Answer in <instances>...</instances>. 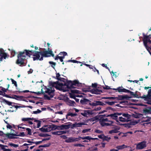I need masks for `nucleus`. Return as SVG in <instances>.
Segmentation results:
<instances>
[{"instance_id":"nucleus-49","label":"nucleus","mask_w":151,"mask_h":151,"mask_svg":"<svg viewBox=\"0 0 151 151\" xmlns=\"http://www.w3.org/2000/svg\"><path fill=\"white\" fill-rule=\"evenodd\" d=\"M42 91H39L38 92H33V93L36 94L37 95H39L41 94H45L44 92L42 91Z\"/></svg>"},{"instance_id":"nucleus-46","label":"nucleus","mask_w":151,"mask_h":151,"mask_svg":"<svg viewBox=\"0 0 151 151\" xmlns=\"http://www.w3.org/2000/svg\"><path fill=\"white\" fill-rule=\"evenodd\" d=\"M10 80H11L12 84H14L15 87L17 88V82L12 78H11Z\"/></svg>"},{"instance_id":"nucleus-45","label":"nucleus","mask_w":151,"mask_h":151,"mask_svg":"<svg viewBox=\"0 0 151 151\" xmlns=\"http://www.w3.org/2000/svg\"><path fill=\"white\" fill-rule=\"evenodd\" d=\"M143 113L145 114L149 113V107L145 108L143 110Z\"/></svg>"},{"instance_id":"nucleus-56","label":"nucleus","mask_w":151,"mask_h":151,"mask_svg":"<svg viewBox=\"0 0 151 151\" xmlns=\"http://www.w3.org/2000/svg\"><path fill=\"white\" fill-rule=\"evenodd\" d=\"M126 93H130V95L132 96L133 97L134 95V93L133 92L127 89Z\"/></svg>"},{"instance_id":"nucleus-26","label":"nucleus","mask_w":151,"mask_h":151,"mask_svg":"<svg viewBox=\"0 0 151 151\" xmlns=\"http://www.w3.org/2000/svg\"><path fill=\"white\" fill-rule=\"evenodd\" d=\"M65 142L67 143H70L74 142V137H70L67 139L65 140Z\"/></svg>"},{"instance_id":"nucleus-30","label":"nucleus","mask_w":151,"mask_h":151,"mask_svg":"<svg viewBox=\"0 0 151 151\" xmlns=\"http://www.w3.org/2000/svg\"><path fill=\"white\" fill-rule=\"evenodd\" d=\"M119 121L121 122H127L129 120H127V119H125L122 117H119Z\"/></svg>"},{"instance_id":"nucleus-5","label":"nucleus","mask_w":151,"mask_h":151,"mask_svg":"<svg viewBox=\"0 0 151 151\" xmlns=\"http://www.w3.org/2000/svg\"><path fill=\"white\" fill-rule=\"evenodd\" d=\"M51 89L50 88H46V90L44 92V93H48V95L50 96H48L47 95L44 94V97L45 99L48 100H50L51 98H53L54 96L55 90H52V88H51Z\"/></svg>"},{"instance_id":"nucleus-33","label":"nucleus","mask_w":151,"mask_h":151,"mask_svg":"<svg viewBox=\"0 0 151 151\" xmlns=\"http://www.w3.org/2000/svg\"><path fill=\"white\" fill-rule=\"evenodd\" d=\"M69 97L70 98H71L73 99H74L76 97H78L79 96L78 95L76 96L74 93H69Z\"/></svg>"},{"instance_id":"nucleus-36","label":"nucleus","mask_w":151,"mask_h":151,"mask_svg":"<svg viewBox=\"0 0 151 151\" xmlns=\"http://www.w3.org/2000/svg\"><path fill=\"white\" fill-rule=\"evenodd\" d=\"M142 114H133L132 116L135 118H139L141 116Z\"/></svg>"},{"instance_id":"nucleus-41","label":"nucleus","mask_w":151,"mask_h":151,"mask_svg":"<svg viewBox=\"0 0 151 151\" xmlns=\"http://www.w3.org/2000/svg\"><path fill=\"white\" fill-rule=\"evenodd\" d=\"M105 102L109 105L111 106L113 105L115 103H116L117 102L116 101L110 102L106 101H105Z\"/></svg>"},{"instance_id":"nucleus-1","label":"nucleus","mask_w":151,"mask_h":151,"mask_svg":"<svg viewBox=\"0 0 151 151\" xmlns=\"http://www.w3.org/2000/svg\"><path fill=\"white\" fill-rule=\"evenodd\" d=\"M31 50H25L23 52H19L17 57V59L16 61V63L20 66H25L27 63V60L25 59L27 56H30L32 55Z\"/></svg>"},{"instance_id":"nucleus-61","label":"nucleus","mask_w":151,"mask_h":151,"mask_svg":"<svg viewBox=\"0 0 151 151\" xmlns=\"http://www.w3.org/2000/svg\"><path fill=\"white\" fill-rule=\"evenodd\" d=\"M42 111L39 109H37V111H33L32 114H37L41 112Z\"/></svg>"},{"instance_id":"nucleus-37","label":"nucleus","mask_w":151,"mask_h":151,"mask_svg":"<svg viewBox=\"0 0 151 151\" xmlns=\"http://www.w3.org/2000/svg\"><path fill=\"white\" fill-rule=\"evenodd\" d=\"M49 63L51 65V66L54 69L55 68V67L56 65V63H54L52 61H49Z\"/></svg>"},{"instance_id":"nucleus-11","label":"nucleus","mask_w":151,"mask_h":151,"mask_svg":"<svg viewBox=\"0 0 151 151\" xmlns=\"http://www.w3.org/2000/svg\"><path fill=\"white\" fill-rule=\"evenodd\" d=\"M65 101L66 102V104L68 105L73 106H75V102L74 101L70 100L69 98L68 97H67L65 99Z\"/></svg>"},{"instance_id":"nucleus-54","label":"nucleus","mask_w":151,"mask_h":151,"mask_svg":"<svg viewBox=\"0 0 151 151\" xmlns=\"http://www.w3.org/2000/svg\"><path fill=\"white\" fill-rule=\"evenodd\" d=\"M59 55H61V56H66L67 55V53L66 52H60Z\"/></svg>"},{"instance_id":"nucleus-63","label":"nucleus","mask_w":151,"mask_h":151,"mask_svg":"<svg viewBox=\"0 0 151 151\" xmlns=\"http://www.w3.org/2000/svg\"><path fill=\"white\" fill-rule=\"evenodd\" d=\"M26 130L28 131V134L31 135L32 133L31 129L29 128H26Z\"/></svg>"},{"instance_id":"nucleus-14","label":"nucleus","mask_w":151,"mask_h":151,"mask_svg":"<svg viewBox=\"0 0 151 151\" xmlns=\"http://www.w3.org/2000/svg\"><path fill=\"white\" fill-rule=\"evenodd\" d=\"M151 94V89L148 90V94L147 95H144L142 97H140L141 98L144 99V100H147L149 99L150 96Z\"/></svg>"},{"instance_id":"nucleus-38","label":"nucleus","mask_w":151,"mask_h":151,"mask_svg":"<svg viewBox=\"0 0 151 151\" xmlns=\"http://www.w3.org/2000/svg\"><path fill=\"white\" fill-rule=\"evenodd\" d=\"M38 136L41 137H46L49 136L50 135L47 134L40 133L38 134Z\"/></svg>"},{"instance_id":"nucleus-43","label":"nucleus","mask_w":151,"mask_h":151,"mask_svg":"<svg viewBox=\"0 0 151 151\" xmlns=\"http://www.w3.org/2000/svg\"><path fill=\"white\" fill-rule=\"evenodd\" d=\"M76 123V125L77 127H81L82 125L86 124L84 123L83 122H80L78 123Z\"/></svg>"},{"instance_id":"nucleus-18","label":"nucleus","mask_w":151,"mask_h":151,"mask_svg":"<svg viewBox=\"0 0 151 151\" xmlns=\"http://www.w3.org/2000/svg\"><path fill=\"white\" fill-rule=\"evenodd\" d=\"M101 90H99L97 88H96L94 89H92L91 91V92L92 93L95 94H99L100 93L102 92Z\"/></svg>"},{"instance_id":"nucleus-20","label":"nucleus","mask_w":151,"mask_h":151,"mask_svg":"<svg viewBox=\"0 0 151 151\" xmlns=\"http://www.w3.org/2000/svg\"><path fill=\"white\" fill-rule=\"evenodd\" d=\"M109 121H110L107 118H104L102 117H100L99 119V121L100 124L105 122H109Z\"/></svg>"},{"instance_id":"nucleus-35","label":"nucleus","mask_w":151,"mask_h":151,"mask_svg":"<svg viewBox=\"0 0 151 151\" xmlns=\"http://www.w3.org/2000/svg\"><path fill=\"white\" fill-rule=\"evenodd\" d=\"M51 145L50 143H48L46 144H45L44 145H40L38 147L40 148L41 147H49Z\"/></svg>"},{"instance_id":"nucleus-42","label":"nucleus","mask_w":151,"mask_h":151,"mask_svg":"<svg viewBox=\"0 0 151 151\" xmlns=\"http://www.w3.org/2000/svg\"><path fill=\"white\" fill-rule=\"evenodd\" d=\"M118 132H119V131H118L116 129L109 131V133L112 134L113 133H116Z\"/></svg>"},{"instance_id":"nucleus-15","label":"nucleus","mask_w":151,"mask_h":151,"mask_svg":"<svg viewBox=\"0 0 151 151\" xmlns=\"http://www.w3.org/2000/svg\"><path fill=\"white\" fill-rule=\"evenodd\" d=\"M130 97L127 95H119L118 97H116V100H123L124 99L129 98Z\"/></svg>"},{"instance_id":"nucleus-60","label":"nucleus","mask_w":151,"mask_h":151,"mask_svg":"<svg viewBox=\"0 0 151 151\" xmlns=\"http://www.w3.org/2000/svg\"><path fill=\"white\" fill-rule=\"evenodd\" d=\"M16 136L20 137H24L25 136V135L24 132H21L19 134H17Z\"/></svg>"},{"instance_id":"nucleus-40","label":"nucleus","mask_w":151,"mask_h":151,"mask_svg":"<svg viewBox=\"0 0 151 151\" xmlns=\"http://www.w3.org/2000/svg\"><path fill=\"white\" fill-rule=\"evenodd\" d=\"M39 130L43 132H47V130L46 129V127H44V126L40 128Z\"/></svg>"},{"instance_id":"nucleus-25","label":"nucleus","mask_w":151,"mask_h":151,"mask_svg":"<svg viewBox=\"0 0 151 151\" xmlns=\"http://www.w3.org/2000/svg\"><path fill=\"white\" fill-rule=\"evenodd\" d=\"M14 97H13L12 99H15L18 100H21L23 98V96H19L16 95H14Z\"/></svg>"},{"instance_id":"nucleus-23","label":"nucleus","mask_w":151,"mask_h":151,"mask_svg":"<svg viewBox=\"0 0 151 151\" xmlns=\"http://www.w3.org/2000/svg\"><path fill=\"white\" fill-rule=\"evenodd\" d=\"M128 147L124 145H122L118 146L116 147V148L119 150H122L124 148H126Z\"/></svg>"},{"instance_id":"nucleus-8","label":"nucleus","mask_w":151,"mask_h":151,"mask_svg":"<svg viewBox=\"0 0 151 151\" xmlns=\"http://www.w3.org/2000/svg\"><path fill=\"white\" fill-rule=\"evenodd\" d=\"M122 114V113H118L116 112L113 114H108L107 116L110 117V119L115 120L117 122H119V120L117 119L118 116L121 115Z\"/></svg>"},{"instance_id":"nucleus-19","label":"nucleus","mask_w":151,"mask_h":151,"mask_svg":"<svg viewBox=\"0 0 151 151\" xmlns=\"http://www.w3.org/2000/svg\"><path fill=\"white\" fill-rule=\"evenodd\" d=\"M112 89L116 91H118L119 92H124L126 93L127 89L125 88H121V87H119L117 88H113Z\"/></svg>"},{"instance_id":"nucleus-31","label":"nucleus","mask_w":151,"mask_h":151,"mask_svg":"<svg viewBox=\"0 0 151 151\" xmlns=\"http://www.w3.org/2000/svg\"><path fill=\"white\" fill-rule=\"evenodd\" d=\"M44 127H46L47 130V132H49L51 130V126L50 125H44Z\"/></svg>"},{"instance_id":"nucleus-4","label":"nucleus","mask_w":151,"mask_h":151,"mask_svg":"<svg viewBox=\"0 0 151 151\" xmlns=\"http://www.w3.org/2000/svg\"><path fill=\"white\" fill-rule=\"evenodd\" d=\"M49 84L53 87H55L57 89L60 91H63V92H66V90H63L62 89V86H63V83H59L58 81L52 82V81L49 82Z\"/></svg>"},{"instance_id":"nucleus-27","label":"nucleus","mask_w":151,"mask_h":151,"mask_svg":"<svg viewBox=\"0 0 151 151\" xmlns=\"http://www.w3.org/2000/svg\"><path fill=\"white\" fill-rule=\"evenodd\" d=\"M3 102H4L6 103L7 105H8L9 106H12V104L13 103V102H11L9 101H8L5 99H3Z\"/></svg>"},{"instance_id":"nucleus-12","label":"nucleus","mask_w":151,"mask_h":151,"mask_svg":"<svg viewBox=\"0 0 151 151\" xmlns=\"http://www.w3.org/2000/svg\"><path fill=\"white\" fill-rule=\"evenodd\" d=\"M45 53L43 55L45 57H50L52 56V57H54V54L52 53V51L51 50L45 51Z\"/></svg>"},{"instance_id":"nucleus-59","label":"nucleus","mask_w":151,"mask_h":151,"mask_svg":"<svg viewBox=\"0 0 151 151\" xmlns=\"http://www.w3.org/2000/svg\"><path fill=\"white\" fill-rule=\"evenodd\" d=\"M60 79V80H59V81L63 82L64 83H66L68 80L65 78H61Z\"/></svg>"},{"instance_id":"nucleus-32","label":"nucleus","mask_w":151,"mask_h":151,"mask_svg":"<svg viewBox=\"0 0 151 151\" xmlns=\"http://www.w3.org/2000/svg\"><path fill=\"white\" fill-rule=\"evenodd\" d=\"M77 115V114L76 113H68L66 115V118L67 119V116H70L71 117H73L76 116Z\"/></svg>"},{"instance_id":"nucleus-21","label":"nucleus","mask_w":151,"mask_h":151,"mask_svg":"<svg viewBox=\"0 0 151 151\" xmlns=\"http://www.w3.org/2000/svg\"><path fill=\"white\" fill-rule=\"evenodd\" d=\"M70 124H68V125H64V124H62L60 125V127L61 128L60 129L61 130H63L64 129H68L70 128Z\"/></svg>"},{"instance_id":"nucleus-55","label":"nucleus","mask_w":151,"mask_h":151,"mask_svg":"<svg viewBox=\"0 0 151 151\" xmlns=\"http://www.w3.org/2000/svg\"><path fill=\"white\" fill-rule=\"evenodd\" d=\"M0 147L1 148V149L4 150L5 149H6L5 148V147H8V146L6 145H2L0 144Z\"/></svg>"},{"instance_id":"nucleus-10","label":"nucleus","mask_w":151,"mask_h":151,"mask_svg":"<svg viewBox=\"0 0 151 151\" xmlns=\"http://www.w3.org/2000/svg\"><path fill=\"white\" fill-rule=\"evenodd\" d=\"M72 83L73 86H76L77 87V88H78L83 86L84 85V84L79 83L78 81L76 80L72 81Z\"/></svg>"},{"instance_id":"nucleus-39","label":"nucleus","mask_w":151,"mask_h":151,"mask_svg":"<svg viewBox=\"0 0 151 151\" xmlns=\"http://www.w3.org/2000/svg\"><path fill=\"white\" fill-rule=\"evenodd\" d=\"M106 111H109V110H110V111L111 110V111H116V109H115L111 108L110 107H106Z\"/></svg>"},{"instance_id":"nucleus-17","label":"nucleus","mask_w":151,"mask_h":151,"mask_svg":"<svg viewBox=\"0 0 151 151\" xmlns=\"http://www.w3.org/2000/svg\"><path fill=\"white\" fill-rule=\"evenodd\" d=\"M6 137H7L9 138L10 139H17V137H14L13 136H16V134H10L8 133L6 134Z\"/></svg>"},{"instance_id":"nucleus-58","label":"nucleus","mask_w":151,"mask_h":151,"mask_svg":"<svg viewBox=\"0 0 151 151\" xmlns=\"http://www.w3.org/2000/svg\"><path fill=\"white\" fill-rule=\"evenodd\" d=\"M91 130V129H85L82 130V132L83 133H85L87 132L90 131Z\"/></svg>"},{"instance_id":"nucleus-16","label":"nucleus","mask_w":151,"mask_h":151,"mask_svg":"<svg viewBox=\"0 0 151 151\" xmlns=\"http://www.w3.org/2000/svg\"><path fill=\"white\" fill-rule=\"evenodd\" d=\"M108 122H110V123L104 122L102 124H100L102 127L113 126V124L114 123V122L111 121H109Z\"/></svg>"},{"instance_id":"nucleus-53","label":"nucleus","mask_w":151,"mask_h":151,"mask_svg":"<svg viewBox=\"0 0 151 151\" xmlns=\"http://www.w3.org/2000/svg\"><path fill=\"white\" fill-rule=\"evenodd\" d=\"M52 134L53 135H60V131L57 132H52Z\"/></svg>"},{"instance_id":"nucleus-29","label":"nucleus","mask_w":151,"mask_h":151,"mask_svg":"<svg viewBox=\"0 0 151 151\" xmlns=\"http://www.w3.org/2000/svg\"><path fill=\"white\" fill-rule=\"evenodd\" d=\"M17 91L19 93H25L30 92V93H33V92H34V91H30L28 90H24V91H20L19 89H17Z\"/></svg>"},{"instance_id":"nucleus-51","label":"nucleus","mask_w":151,"mask_h":151,"mask_svg":"<svg viewBox=\"0 0 151 151\" xmlns=\"http://www.w3.org/2000/svg\"><path fill=\"white\" fill-rule=\"evenodd\" d=\"M81 139H88L89 140H91V137L90 136H86L83 137H80Z\"/></svg>"},{"instance_id":"nucleus-9","label":"nucleus","mask_w":151,"mask_h":151,"mask_svg":"<svg viewBox=\"0 0 151 151\" xmlns=\"http://www.w3.org/2000/svg\"><path fill=\"white\" fill-rule=\"evenodd\" d=\"M137 150H142L147 147L146 142L143 141L136 144Z\"/></svg>"},{"instance_id":"nucleus-44","label":"nucleus","mask_w":151,"mask_h":151,"mask_svg":"<svg viewBox=\"0 0 151 151\" xmlns=\"http://www.w3.org/2000/svg\"><path fill=\"white\" fill-rule=\"evenodd\" d=\"M110 137H108L107 136L104 135V136L103 141H106L107 142H109L111 139Z\"/></svg>"},{"instance_id":"nucleus-57","label":"nucleus","mask_w":151,"mask_h":151,"mask_svg":"<svg viewBox=\"0 0 151 151\" xmlns=\"http://www.w3.org/2000/svg\"><path fill=\"white\" fill-rule=\"evenodd\" d=\"M51 130H54L56 129V125L53 124L51 125Z\"/></svg>"},{"instance_id":"nucleus-28","label":"nucleus","mask_w":151,"mask_h":151,"mask_svg":"<svg viewBox=\"0 0 151 151\" xmlns=\"http://www.w3.org/2000/svg\"><path fill=\"white\" fill-rule=\"evenodd\" d=\"M122 114L123 116L125 117V119H127V120H129V119L131 117L130 115L128 114L123 113Z\"/></svg>"},{"instance_id":"nucleus-52","label":"nucleus","mask_w":151,"mask_h":151,"mask_svg":"<svg viewBox=\"0 0 151 151\" xmlns=\"http://www.w3.org/2000/svg\"><path fill=\"white\" fill-rule=\"evenodd\" d=\"M70 91L71 93H79V92L80 91L78 90H72L71 89Z\"/></svg>"},{"instance_id":"nucleus-13","label":"nucleus","mask_w":151,"mask_h":151,"mask_svg":"<svg viewBox=\"0 0 151 151\" xmlns=\"http://www.w3.org/2000/svg\"><path fill=\"white\" fill-rule=\"evenodd\" d=\"M142 35L143 37V43H144V41H146L147 45L148 42H149L150 44H151V40L150 39H148V37L146 36V35L144 33H143L142 34Z\"/></svg>"},{"instance_id":"nucleus-64","label":"nucleus","mask_w":151,"mask_h":151,"mask_svg":"<svg viewBox=\"0 0 151 151\" xmlns=\"http://www.w3.org/2000/svg\"><path fill=\"white\" fill-rule=\"evenodd\" d=\"M26 130L28 131V134L31 135L32 133L31 129L29 128H26Z\"/></svg>"},{"instance_id":"nucleus-34","label":"nucleus","mask_w":151,"mask_h":151,"mask_svg":"<svg viewBox=\"0 0 151 151\" xmlns=\"http://www.w3.org/2000/svg\"><path fill=\"white\" fill-rule=\"evenodd\" d=\"M144 45L145 46L146 48L147 49V50L149 52H150V47H148L147 45V42H146V41H144Z\"/></svg>"},{"instance_id":"nucleus-48","label":"nucleus","mask_w":151,"mask_h":151,"mask_svg":"<svg viewBox=\"0 0 151 151\" xmlns=\"http://www.w3.org/2000/svg\"><path fill=\"white\" fill-rule=\"evenodd\" d=\"M102 99H116V97H104L102 98Z\"/></svg>"},{"instance_id":"nucleus-24","label":"nucleus","mask_w":151,"mask_h":151,"mask_svg":"<svg viewBox=\"0 0 151 151\" xmlns=\"http://www.w3.org/2000/svg\"><path fill=\"white\" fill-rule=\"evenodd\" d=\"M50 137H49L47 138L44 139L41 141L35 142V144L36 145L40 144L44 141L50 140Z\"/></svg>"},{"instance_id":"nucleus-47","label":"nucleus","mask_w":151,"mask_h":151,"mask_svg":"<svg viewBox=\"0 0 151 151\" xmlns=\"http://www.w3.org/2000/svg\"><path fill=\"white\" fill-rule=\"evenodd\" d=\"M9 145L11 147H17L19 146L18 145L12 143H10L9 144Z\"/></svg>"},{"instance_id":"nucleus-62","label":"nucleus","mask_w":151,"mask_h":151,"mask_svg":"<svg viewBox=\"0 0 151 151\" xmlns=\"http://www.w3.org/2000/svg\"><path fill=\"white\" fill-rule=\"evenodd\" d=\"M101 109V107L99 106L98 107H95L93 110V111H100Z\"/></svg>"},{"instance_id":"nucleus-6","label":"nucleus","mask_w":151,"mask_h":151,"mask_svg":"<svg viewBox=\"0 0 151 151\" xmlns=\"http://www.w3.org/2000/svg\"><path fill=\"white\" fill-rule=\"evenodd\" d=\"M72 81L67 80L66 83L63 84V86H62V89L63 90H66V91H68V89H72L76 88L74 86H73Z\"/></svg>"},{"instance_id":"nucleus-7","label":"nucleus","mask_w":151,"mask_h":151,"mask_svg":"<svg viewBox=\"0 0 151 151\" xmlns=\"http://www.w3.org/2000/svg\"><path fill=\"white\" fill-rule=\"evenodd\" d=\"M9 57V55L5 52L3 49L0 48V61H2L3 59H6V58H8Z\"/></svg>"},{"instance_id":"nucleus-3","label":"nucleus","mask_w":151,"mask_h":151,"mask_svg":"<svg viewBox=\"0 0 151 151\" xmlns=\"http://www.w3.org/2000/svg\"><path fill=\"white\" fill-rule=\"evenodd\" d=\"M45 51H38L36 50H31V53H32V55L34 56L33 58L34 61L39 60L42 61L43 60V57L45 56L44 54L45 53Z\"/></svg>"},{"instance_id":"nucleus-2","label":"nucleus","mask_w":151,"mask_h":151,"mask_svg":"<svg viewBox=\"0 0 151 151\" xmlns=\"http://www.w3.org/2000/svg\"><path fill=\"white\" fill-rule=\"evenodd\" d=\"M80 102L81 104L83 105V106H84V108L86 109H90V106L93 107L98 105L104 106L105 104L104 103L101 101H92L91 100L85 98L81 100Z\"/></svg>"},{"instance_id":"nucleus-50","label":"nucleus","mask_w":151,"mask_h":151,"mask_svg":"<svg viewBox=\"0 0 151 151\" xmlns=\"http://www.w3.org/2000/svg\"><path fill=\"white\" fill-rule=\"evenodd\" d=\"M59 56H58V55H57L55 56V60H58V59H59L60 61L61 62H63V59L61 58H59Z\"/></svg>"},{"instance_id":"nucleus-22","label":"nucleus","mask_w":151,"mask_h":151,"mask_svg":"<svg viewBox=\"0 0 151 151\" xmlns=\"http://www.w3.org/2000/svg\"><path fill=\"white\" fill-rule=\"evenodd\" d=\"M151 120V118L148 116L146 117H143L142 119V122H147L150 121Z\"/></svg>"}]
</instances>
